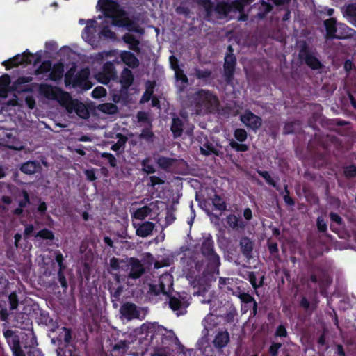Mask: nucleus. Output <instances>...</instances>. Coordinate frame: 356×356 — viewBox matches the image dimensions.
<instances>
[{"label":"nucleus","instance_id":"13","mask_svg":"<svg viewBox=\"0 0 356 356\" xmlns=\"http://www.w3.org/2000/svg\"><path fill=\"white\" fill-rule=\"evenodd\" d=\"M300 56L305 60L306 64L314 70H318L321 67V63L318 59L311 53L302 51Z\"/></svg>","mask_w":356,"mask_h":356},{"label":"nucleus","instance_id":"53","mask_svg":"<svg viewBox=\"0 0 356 356\" xmlns=\"http://www.w3.org/2000/svg\"><path fill=\"white\" fill-rule=\"evenodd\" d=\"M101 35L108 38H113L115 37V33L108 26H104L101 31Z\"/></svg>","mask_w":356,"mask_h":356},{"label":"nucleus","instance_id":"27","mask_svg":"<svg viewBox=\"0 0 356 356\" xmlns=\"http://www.w3.org/2000/svg\"><path fill=\"white\" fill-rule=\"evenodd\" d=\"M10 83V76L8 74L0 77V96L6 97L8 87Z\"/></svg>","mask_w":356,"mask_h":356},{"label":"nucleus","instance_id":"57","mask_svg":"<svg viewBox=\"0 0 356 356\" xmlns=\"http://www.w3.org/2000/svg\"><path fill=\"white\" fill-rule=\"evenodd\" d=\"M62 270V269H60L58 273V280L61 286L64 288H66L67 286V284Z\"/></svg>","mask_w":356,"mask_h":356},{"label":"nucleus","instance_id":"35","mask_svg":"<svg viewBox=\"0 0 356 356\" xmlns=\"http://www.w3.org/2000/svg\"><path fill=\"white\" fill-rule=\"evenodd\" d=\"M229 145L232 149L238 152H245L248 151L249 149L248 145L243 143H239L234 140H231L229 141Z\"/></svg>","mask_w":356,"mask_h":356},{"label":"nucleus","instance_id":"61","mask_svg":"<svg viewBox=\"0 0 356 356\" xmlns=\"http://www.w3.org/2000/svg\"><path fill=\"white\" fill-rule=\"evenodd\" d=\"M286 330L283 325H280L276 330V335L278 337H286Z\"/></svg>","mask_w":356,"mask_h":356},{"label":"nucleus","instance_id":"5","mask_svg":"<svg viewBox=\"0 0 356 356\" xmlns=\"http://www.w3.org/2000/svg\"><path fill=\"white\" fill-rule=\"evenodd\" d=\"M118 51L115 50L102 51L97 54L95 56V60H102L106 58L113 57V62L115 63H120L121 61L130 67H136L138 65L139 61L134 56V54L130 51H123L120 54V60L117 57Z\"/></svg>","mask_w":356,"mask_h":356},{"label":"nucleus","instance_id":"15","mask_svg":"<svg viewBox=\"0 0 356 356\" xmlns=\"http://www.w3.org/2000/svg\"><path fill=\"white\" fill-rule=\"evenodd\" d=\"M229 341V334L226 330L219 331L214 337L213 344L216 348L225 347Z\"/></svg>","mask_w":356,"mask_h":356},{"label":"nucleus","instance_id":"47","mask_svg":"<svg viewBox=\"0 0 356 356\" xmlns=\"http://www.w3.org/2000/svg\"><path fill=\"white\" fill-rule=\"evenodd\" d=\"M197 3L204 7L208 15L211 13L212 4L210 0H198Z\"/></svg>","mask_w":356,"mask_h":356},{"label":"nucleus","instance_id":"4","mask_svg":"<svg viewBox=\"0 0 356 356\" xmlns=\"http://www.w3.org/2000/svg\"><path fill=\"white\" fill-rule=\"evenodd\" d=\"M191 104L194 107L197 114H206L215 111L219 102L217 97L211 92L200 90L191 97Z\"/></svg>","mask_w":356,"mask_h":356},{"label":"nucleus","instance_id":"11","mask_svg":"<svg viewBox=\"0 0 356 356\" xmlns=\"http://www.w3.org/2000/svg\"><path fill=\"white\" fill-rule=\"evenodd\" d=\"M90 71L88 68L81 70L76 76L74 85L82 88L83 89L88 90L91 88V84L88 81Z\"/></svg>","mask_w":356,"mask_h":356},{"label":"nucleus","instance_id":"10","mask_svg":"<svg viewBox=\"0 0 356 356\" xmlns=\"http://www.w3.org/2000/svg\"><path fill=\"white\" fill-rule=\"evenodd\" d=\"M134 227L136 228V235L143 238L150 236L155 227V224L145 221L142 223H134Z\"/></svg>","mask_w":356,"mask_h":356},{"label":"nucleus","instance_id":"37","mask_svg":"<svg viewBox=\"0 0 356 356\" xmlns=\"http://www.w3.org/2000/svg\"><path fill=\"white\" fill-rule=\"evenodd\" d=\"M272 9V6L270 4H269L267 2H265V1H261V6L259 7V13L258 14V15L259 16V17H264V15L268 13V12H270Z\"/></svg>","mask_w":356,"mask_h":356},{"label":"nucleus","instance_id":"30","mask_svg":"<svg viewBox=\"0 0 356 356\" xmlns=\"http://www.w3.org/2000/svg\"><path fill=\"white\" fill-rule=\"evenodd\" d=\"M175 161L174 159L161 156L157 159L156 163L161 168L168 169L173 165Z\"/></svg>","mask_w":356,"mask_h":356},{"label":"nucleus","instance_id":"23","mask_svg":"<svg viewBox=\"0 0 356 356\" xmlns=\"http://www.w3.org/2000/svg\"><path fill=\"white\" fill-rule=\"evenodd\" d=\"M169 305L173 311L177 312V315L182 314L186 308L184 302L175 297L170 299Z\"/></svg>","mask_w":356,"mask_h":356},{"label":"nucleus","instance_id":"2","mask_svg":"<svg viewBox=\"0 0 356 356\" xmlns=\"http://www.w3.org/2000/svg\"><path fill=\"white\" fill-rule=\"evenodd\" d=\"M110 266L113 270L125 273L123 275L124 277L123 279L127 278L128 285H134L132 281L139 279L145 271L144 265L141 261L134 257L122 260L113 257L110 259Z\"/></svg>","mask_w":356,"mask_h":356},{"label":"nucleus","instance_id":"48","mask_svg":"<svg viewBox=\"0 0 356 356\" xmlns=\"http://www.w3.org/2000/svg\"><path fill=\"white\" fill-rule=\"evenodd\" d=\"M140 138L147 141H152L154 138V134L149 129H145L140 134Z\"/></svg>","mask_w":356,"mask_h":356},{"label":"nucleus","instance_id":"29","mask_svg":"<svg viewBox=\"0 0 356 356\" xmlns=\"http://www.w3.org/2000/svg\"><path fill=\"white\" fill-rule=\"evenodd\" d=\"M98 109L106 114H115L118 112V107L113 103H104L98 106Z\"/></svg>","mask_w":356,"mask_h":356},{"label":"nucleus","instance_id":"33","mask_svg":"<svg viewBox=\"0 0 356 356\" xmlns=\"http://www.w3.org/2000/svg\"><path fill=\"white\" fill-rule=\"evenodd\" d=\"M211 200L213 205L216 209L219 211H224L226 209L225 202L221 199L220 196L215 195Z\"/></svg>","mask_w":356,"mask_h":356},{"label":"nucleus","instance_id":"49","mask_svg":"<svg viewBox=\"0 0 356 356\" xmlns=\"http://www.w3.org/2000/svg\"><path fill=\"white\" fill-rule=\"evenodd\" d=\"M241 300L245 302H254L253 312H254V314H255L257 312V302L254 300V298L248 294H243L241 296Z\"/></svg>","mask_w":356,"mask_h":356},{"label":"nucleus","instance_id":"54","mask_svg":"<svg viewBox=\"0 0 356 356\" xmlns=\"http://www.w3.org/2000/svg\"><path fill=\"white\" fill-rule=\"evenodd\" d=\"M317 227L319 231L325 232L327 229V224L323 218L318 217L317 220Z\"/></svg>","mask_w":356,"mask_h":356},{"label":"nucleus","instance_id":"52","mask_svg":"<svg viewBox=\"0 0 356 356\" xmlns=\"http://www.w3.org/2000/svg\"><path fill=\"white\" fill-rule=\"evenodd\" d=\"M22 195L24 196V200L19 202V207H25L30 202L29 200V195L26 191H22Z\"/></svg>","mask_w":356,"mask_h":356},{"label":"nucleus","instance_id":"56","mask_svg":"<svg viewBox=\"0 0 356 356\" xmlns=\"http://www.w3.org/2000/svg\"><path fill=\"white\" fill-rule=\"evenodd\" d=\"M85 172V175L87 177V179L89 180V181H95L96 179V175H95V170H86L84 171Z\"/></svg>","mask_w":356,"mask_h":356},{"label":"nucleus","instance_id":"24","mask_svg":"<svg viewBox=\"0 0 356 356\" xmlns=\"http://www.w3.org/2000/svg\"><path fill=\"white\" fill-rule=\"evenodd\" d=\"M134 77L131 70L127 68L123 70L121 78L120 83L123 88H129L133 83Z\"/></svg>","mask_w":356,"mask_h":356},{"label":"nucleus","instance_id":"22","mask_svg":"<svg viewBox=\"0 0 356 356\" xmlns=\"http://www.w3.org/2000/svg\"><path fill=\"white\" fill-rule=\"evenodd\" d=\"M64 73V66L61 63H58L52 66L49 77L53 81L60 80Z\"/></svg>","mask_w":356,"mask_h":356},{"label":"nucleus","instance_id":"39","mask_svg":"<svg viewBox=\"0 0 356 356\" xmlns=\"http://www.w3.org/2000/svg\"><path fill=\"white\" fill-rule=\"evenodd\" d=\"M195 76L197 79L206 80L210 77L211 72L208 70L195 69Z\"/></svg>","mask_w":356,"mask_h":356},{"label":"nucleus","instance_id":"18","mask_svg":"<svg viewBox=\"0 0 356 356\" xmlns=\"http://www.w3.org/2000/svg\"><path fill=\"white\" fill-rule=\"evenodd\" d=\"M240 248L243 254L250 258L253 250V242L248 237H242L240 240Z\"/></svg>","mask_w":356,"mask_h":356},{"label":"nucleus","instance_id":"38","mask_svg":"<svg viewBox=\"0 0 356 356\" xmlns=\"http://www.w3.org/2000/svg\"><path fill=\"white\" fill-rule=\"evenodd\" d=\"M234 136L236 140L242 143L247 138V132L243 129H237L235 130Z\"/></svg>","mask_w":356,"mask_h":356},{"label":"nucleus","instance_id":"51","mask_svg":"<svg viewBox=\"0 0 356 356\" xmlns=\"http://www.w3.org/2000/svg\"><path fill=\"white\" fill-rule=\"evenodd\" d=\"M258 173L265 179V180L273 186H275L273 179L271 178L270 174L267 171H258Z\"/></svg>","mask_w":356,"mask_h":356},{"label":"nucleus","instance_id":"43","mask_svg":"<svg viewBox=\"0 0 356 356\" xmlns=\"http://www.w3.org/2000/svg\"><path fill=\"white\" fill-rule=\"evenodd\" d=\"M51 67L52 66L50 62L44 61L40 65L39 68L37 70V72L38 74L50 72Z\"/></svg>","mask_w":356,"mask_h":356},{"label":"nucleus","instance_id":"20","mask_svg":"<svg viewBox=\"0 0 356 356\" xmlns=\"http://www.w3.org/2000/svg\"><path fill=\"white\" fill-rule=\"evenodd\" d=\"M200 149L201 153L205 156L218 154L216 145L213 143L209 142L207 138H204V143L200 146Z\"/></svg>","mask_w":356,"mask_h":356},{"label":"nucleus","instance_id":"28","mask_svg":"<svg viewBox=\"0 0 356 356\" xmlns=\"http://www.w3.org/2000/svg\"><path fill=\"white\" fill-rule=\"evenodd\" d=\"M6 337L8 339V343L12 350L19 348L20 347L19 339L17 335L13 334L11 332L8 331L5 333Z\"/></svg>","mask_w":356,"mask_h":356},{"label":"nucleus","instance_id":"55","mask_svg":"<svg viewBox=\"0 0 356 356\" xmlns=\"http://www.w3.org/2000/svg\"><path fill=\"white\" fill-rule=\"evenodd\" d=\"M170 63L171 68L174 71L180 69L178 65V60L174 56H170Z\"/></svg>","mask_w":356,"mask_h":356},{"label":"nucleus","instance_id":"21","mask_svg":"<svg viewBox=\"0 0 356 356\" xmlns=\"http://www.w3.org/2000/svg\"><path fill=\"white\" fill-rule=\"evenodd\" d=\"M227 222L229 227L234 229H243L245 227V223L238 216L230 214L227 217Z\"/></svg>","mask_w":356,"mask_h":356},{"label":"nucleus","instance_id":"62","mask_svg":"<svg viewBox=\"0 0 356 356\" xmlns=\"http://www.w3.org/2000/svg\"><path fill=\"white\" fill-rule=\"evenodd\" d=\"M137 118L139 122H145L148 119V114L145 112H138L137 114Z\"/></svg>","mask_w":356,"mask_h":356},{"label":"nucleus","instance_id":"32","mask_svg":"<svg viewBox=\"0 0 356 356\" xmlns=\"http://www.w3.org/2000/svg\"><path fill=\"white\" fill-rule=\"evenodd\" d=\"M153 88L154 85L151 81H147L146 83V90L141 98V102H147L150 99L153 93Z\"/></svg>","mask_w":356,"mask_h":356},{"label":"nucleus","instance_id":"34","mask_svg":"<svg viewBox=\"0 0 356 356\" xmlns=\"http://www.w3.org/2000/svg\"><path fill=\"white\" fill-rule=\"evenodd\" d=\"M116 137L118 139V141L111 146V149L113 151H118L122 146L125 144L127 140V137L121 134H118Z\"/></svg>","mask_w":356,"mask_h":356},{"label":"nucleus","instance_id":"25","mask_svg":"<svg viewBox=\"0 0 356 356\" xmlns=\"http://www.w3.org/2000/svg\"><path fill=\"white\" fill-rule=\"evenodd\" d=\"M95 21L90 20L87 22V25L85 27L82 38L87 42H90L92 40V35L95 32Z\"/></svg>","mask_w":356,"mask_h":356},{"label":"nucleus","instance_id":"60","mask_svg":"<svg viewBox=\"0 0 356 356\" xmlns=\"http://www.w3.org/2000/svg\"><path fill=\"white\" fill-rule=\"evenodd\" d=\"M232 279L226 278V277H220L219 278V287L220 289H223L225 285L231 284Z\"/></svg>","mask_w":356,"mask_h":356},{"label":"nucleus","instance_id":"8","mask_svg":"<svg viewBox=\"0 0 356 356\" xmlns=\"http://www.w3.org/2000/svg\"><path fill=\"white\" fill-rule=\"evenodd\" d=\"M241 121L248 128L257 129L261 125V119L250 111H245L240 116Z\"/></svg>","mask_w":356,"mask_h":356},{"label":"nucleus","instance_id":"44","mask_svg":"<svg viewBox=\"0 0 356 356\" xmlns=\"http://www.w3.org/2000/svg\"><path fill=\"white\" fill-rule=\"evenodd\" d=\"M175 75L177 81H180L181 83L184 84H186L188 83V78L185 75L181 69H179L175 71Z\"/></svg>","mask_w":356,"mask_h":356},{"label":"nucleus","instance_id":"45","mask_svg":"<svg viewBox=\"0 0 356 356\" xmlns=\"http://www.w3.org/2000/svg\"><path fill=\"white\" fill-rule=\"evenodd\" d=\"M59 337L63 338L66 343H69L71 341V332L69 329L65 327L62 328V331L59 334Z\"/></svg>","mask_w":356,"mask_h":356},{"label":"nucleus","instance_id":"9","mask_svg":"<svg viewBox=\"0 0 356 356\" xmlns=\"http://www.w3.org/2000/svg\"><path fill=\"white\" fill-rule=\"evenodd\" d=\"M115 74L116 72L113 63L111 61H108L104 65L103 73H99L97 75V79L99 82L106 84Z\"/></svg>","mask_w":356,"mask_h":356},{"label":"nucleus","instance_id":"7","mask_svg":"<svg viewBox=\"0 0 356 356\" xmlns=\"http://www.w3.org/2000/svg\"><path fill=\"white\" fill-rule=\"evenodd\" d=\"M201 250L202 254L208 258L213 267L218 268L220 266V257L214 252L213 241L210 238H207L204 240Z\"/></svg>","mask_w":356,"mask_h":356},{"label":"nucleus","instance_id":"1","mask_svg":"<svg viewBox=\"0 0 356 356\" xmlns=\"http://www.w3.org/2000/svg\"><path fill=\"white\" fill-rule=\"evenodd\" d=\"M40 92L49 99H56L66 109L69 115L76 113L83 119L89 117V112L86 105L77 99H73L68 92L46 84L40 86Z\"/></svg>","mask_w":356,"mask_h":356},{"label":"nucleus","instance_id":"58","mask_svg":"<svg viewBox=\"0 0 356 356\" xmlns=\"http://www.w3.org/2000/svg\"><path fill=\"white\" fill-rule=\"evenodd\" d=\"M149 179L151 186H154L158 184H162L164 182L161 179L156 176L150 177Z\"/></svg>","mask_w":356,"mask_h":356},{"label":"nucleus","instance_id":"3","mask_svg":"<svg viewBox=\"0 0 356 356\" xmlns=\"http://www.w3.org/2000/svg\"><path fill=\"white\" fill-rule=\"evenodd\" d=\"M97 6L101 8L106 17L112 19L113 25L126 27L129 31H138L134 28L126 13L121 10L115 2L111 0H99Z\"/></svg>","mask_w":356,"mask_h":356},{"label":"nucleus","instance_id":"31","mask_svg":"<svg viewBox=\"0 0 356 356\" xmlns=\"http://www.w3.org/2000/svg\"><path fill=\"white\" fill-rule=\"evenodd\" d=\"M215 10L220 15L226 16L230 12L231 7L228 3L222 2L218 3Z\"/></svg>","mask_w":356,"mask_h":356},{"label":"nucleus","instance_id":"46","mask_svg":"<svg viewBox=\"0 0 356 356\" xmlns=\"http://www.w3.org/2000/svg\"><path fill=\"white\" fill-rule=\"evenodd\" d=\"M10 309H15L18 306V298L15 293H11L8 297Z\"/></svg>","mask_w":356,"mask_h":356},{"label":"nucleus","instance_id":"6","mask_svg":"<svg viewBox=\"0 0 356 356\" xmlns=\"http://www.w3.org/2000/svg\"><path fill=\"white\" fill-rule=\"evenodd\" d=\"M146 312L143 308L138 307L130 302L123 303L120 308V318L127 321L142 318L145 316Z\"/></svg>","mask_w":356,"mask_h":356},{"label":"nucleus","instance_id":"50","mask_svg":"<svg viewBox=\"0 0 356 356\" xmlns=\"http://www.w3.org/2000/svg\"><path fill=\"white\" fill-rule=\"evenodd\" d=\"M344 174L347 177H355L356 175V167L355 165L346 167L344 170Z\"/></svg>","mask_w":356,"mask_h":356},{"label":"nucleus","instance_id":"19","mask_svg":"<svg viewBox=\"0 0 356 356\" xmlns=\"http://www.w3.org/2000/svg\"><path fill=\"white\" fill-rule=\"evenodd\" d=\"M40 168V165L38 161H26L22 164L20 170L27 175H33Z\"/></svg>","mask_w":356,"mask_h":356},{"label":"nucleus","instance_id":"63","mask_svg":"<svg viewBox=\"0 0 356 356\" xmlns=\"http://www.w3.org/2000/svg\"><path fill=\"white\" fill-rule=\"evenodd\" d=\"M330 218L332 221L337 222V224L340 225L342 222L341 218L337 213H330Z\"/></svg>","mask_w":356,"mask_h":356},{"label":"nucleus","instance_id":"42","mask_svg":"<svg viewBox=\"0 0 356 356\" xmlns=\"http://www.w3.org/2000/svg\"><path fill=\"white\" fill-rule=\"evenodd\" d=\"M101 157L103 159H106L111 167H115L117 165V160L113 154L107 152H104L101 154Z\"/></svg>","mask_w":356,"mask_h":356},{"label":"nucleus","instance_id":"16","mask_svg":"<svg viewBox=\"0 0 356 356\" xmlns=\"http://www.w3.org/2000/svg\"><path fill=\"white\" fill-rule=\"evenodd\" d=\"M236 63L235 57L232 54H227L225 58V74L227 77V81H230V78L232 75L234 65Z\"/></svg>","mask_w":356,"mask_h":356},{"label":"nucleus","instance_id":"59","mask_svg":"<svg viewBox=\"0 0 356 356\" xmlns=\"http://www.w3.org/2000/svg\"><path fill=\"white\" fill-rule=\"evenodd\" d=\"M281 347L280 343H273L270 347V353L272 356H277L279 348Z\"/></svg>","mask_w":356,"mask_h":356},{"label":"nucleus","instance_id":"36","mask_svg":"<svg viewBox=\"0 0 356 356\" xmlns=\"http://www.w3.org/2000/svg\"><path fill=\"white\" fill-rule=\"evenodd\" d=\"M35 237H40L43 239L53 240L54 238V235L51 231L47 229H43L36 234Z\"/></svg>","mask_w":356,"mask_h":356},{"label":"nucleus","instance_id":"41","mask_svg":"<svg viewBox=\"0 0 356 356\" xmlns=\"http://www.w3.org/2000/svg\"><path fill=\"white\" fill-rule=\"evenodd\" d=\"M149 159H145L142 161L143 170L147 174L155 172V169L152 165L149 163Z\"/></svg>","mask_w":356,"mask_h":356},{"label":"nucleus","instance_id":"12","mask_svg":"<svg viewBox=\"0 0 356 356\" xmlns=\"http://www.w3.org/2000/svg\"><path fill=\"white\" fill-rule=\"evenodd\" d=\"M324 24L326 29L327 35L328 37L337 38H341L345 37L344 35L337 33L338 29H341L344 30L346 28L345 25L339 24V26L337 27L336 25V22L333 18L325 20L324 22Z\"/></svg>","mask_w":356,"mask_h":356},{"label":"nucleus","instance_id":"17","mask_svg":"<svg viewBox=\"0 0 356 356\" xmlns=\"http://www.w3.org/2000/svg\"><path fill=\"white\" fill-rule=\"evenodd\" d=\"M172 286V277L170 274H163L159 278V286L163 293L170 291Z\"/></svg>","mask_w":356,"mask_h":356},{"label":"nucleus","instance_id":"40","mask_svg":"<svg viewBox=\"0 0 356 356\" xmlns=\"http://www.w3.org/2000/svg\"><path fill=\"white\" fill-rule=\"evenodd\" d=\"M106 95V89L102 86L96 87L92 92V95L94 98H101Z\"/></svg>","mask_w":356,"mask_h":356},{"label":"nucleus","instance_id":"64","mask_svg":"<svg viewBox=\"0 0 356 356\" xmlns=\"http://www.w3.org/2000/svg\"><path fill=\"white\" fill-rule=\"evenodd\" d=\"M31 58H30V55H28V54H23L22 56H21V60L20 61L17 62V63H20V64H22V63H31Z\"/></svg>","mask_w":356,"mask_h":356},{"label":"nucleus","instance_id":"14","mask_svg":"<svg viewBox=\"0 0 356 356\" xmlns=\"http://www.w3.org/2000/svg\"><path fill=\"white\" fill-rule=\"evenodd\" d=\"M154 205V202H151L148 206L138 208L132 212L131 216L135 219L143 220L151 213Z\"/></svg>","mask_w":356,"mask_h":356},{"label":"nucleus","instance_id":"26","mask_svg":"<svg viewBox=\"0 0 356 356\" xmlns=\"http://www.w3.org/2000/svg\"><path fill=\"white\" fill-rule=\"evenodd\" d=\"M171 131L173 133L175 137H179L183 132V122L179 118H173Z\"/></svg>","mask_w":356,"mask_h":356}]
</instances>
